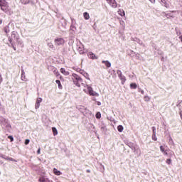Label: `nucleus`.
Here are the masks:
<instances>
[{
    "mask_svg": "<svg viewBox=\"0 0 182 182\" xmlns=\"http://www.w3.org/2000/svg\"><path fill=\"white\" fill-rule=\"evenodd\" d=\"M166 164H171V159H166Z\"/></svg>",
    "mask_w": 182,
    "mask_h": 182,
    "instance_id": "27",
    "label": "nucleus"
},
{
    "mask_svg": "<svg viewBox=\"0 0 182 182\" xmlns=\"http://www.w3.org/2000/svg\"><path fill=\"white\" fill-rule=\"evenodd\" d=\"M31 141L29 140V139H26L25 140V144H26V146H28V144H29V142H30Z\"/></svg>",
    "mask_w": 182,
    "mask_h": 182,
    "instance_id": "29",
    "label": "nucleus"
},
{
    "mask_svg": "<svg viewBox=\"0 0 182 182\" xmlns=\"http://www.w3.org/2000/svg\"><path fill=\"white\" fill-rule=\"evenodd\" d=\"M107 2L112 6V8H117V2L116 0H106Z\"/></svg>",
    "mask_w": 182,
    "mask_h": 182,
    "instance_id": "8",
    "label": "nucleus"
},
{
    "mask_svg": "<svg viewBox=\"0 0 182 182\" xmlns=\"http://www.w3.org/2000/svg\"><path fill=\"white\" fill-rule=\"evenodd\" d=\"M52 131L53 133V136H58V129H56V127H53Z\"/></svg>",
    "mask_w": 182,
    "mask_h": 182,
    "instance_id": "18",
    "label": "nucleus"
},
{
    "mask_svg": "<svg viewBox=\"0 0 182 182\" xmlns=\"http://www.w3.org/2000/svg\"><path fill=\"white\" fill-rule=\"evenodd\" d=\"M87 56L90 59H92V60H95V59H98V57L96 56V55H95V53H93L92 52H89L87 53Z\"/></svg>",
    "mask_w": 182,
    "mask_h": 182,
    "instance_id": "11",
    "label": "nucleus"
},
{
    "mask_svg": "<svg viewBox=\"0 0 182 182\" xmlns=\"http://www.w3.org/2000/svg\"><path fill=\"white\" fill-rule=\"evenodd\" d=\"M97 105H98V106H100V102H98Z\"/></svg>",
    "mask_w": 182,
    "mask_h": 182,
    "instance_id": "41",
    "label": "nucleus"
},
{
    "mask_svg": "<svg viewBox=\"0 0 182 182\" xmlns=\"http://www.w3.org/2000/svg\"><path fill=\"white\" fill-rule=\"evenodd\" d=\"M87 90L90 96H99V94L95 91H93V88L90 86H87Z\"/></svg>",
    "mask_w": 182,
    "mask_h": 182,
    "instance_id": "7",
    "label": "nucleus"
},
{
    "mask_svg": "<svg viewBox=\"0 0 182 182\" xmlns=\"http://www.w3.org/2000/svg\"><path fill=\"white\" fill-rule=\"evenodd\" d=\"M149 1H150V2L153 3V2H154L155 0H149Z\"/></svg>",
    "mask_w": 182,
    "mask_h": 182,
    "instance_id": "40",
    "label": "nucleus"
},
{
    "mask_svg": "<svg viewBox=\"0 0 182 182\" xmlns=\"http://www.w3.org/2000/svg\"><path fill=\"white\" fill-rule=\"evenodd\" d=\"M160 150H161V153H163L164 151H166V150L164 149V146H160Z\"/></svg>",
    "mask_w": 182,
    "mask_h": 182,
    "instance_id": "30",
    "label": "nucleus"
},
{
    "mask_svg": "<svg viewBox=\"0 0 182 182\" xmlns=\"http://www.w3.org/2000/svg\"><path fill=\"white\" fill-rule=\"evenodd\" d=\"M53 173L55 176H60V174H62L60 171H58L56 168H53Z\"/></svg>",
    "mask_w": 182,
    "mask_h": 182,
    "instance_id": "16",
    "label": "nucleus"
},
{
    "mask_svg": "<svg viewBox=\"0 0 182 182\" xmlns=\"http://www.w3.org/2000/svg\"><path fill=\"white\" fill-rule=\"evenodd\" d=\"M55 82L58 85V89H63V87L62 86V84L60 83V80H55Z\"/></svg>",
    "mask_w": 182,
    "mask_h": 182,
    "instance_id": "17",
    "label": "nucleus"
},
{
    "mask_svg": "<svg viewBox=\"0 0 182 182\" xmlns=\"http://www.w3.org/2000/svg\"><path fill=\"white\" fill-rule=\"evenodd\" d=\"M83 16H84V19H85L86 21L90 19V16L89 15V13H87V12H85L83 14Z\"/></svg>",
    "mask_w": 182,
    "mask_h": 182,
    "instance_id": "15",
    "label": "nucleus"
},
{
    "mask_svg": "<svg viewBox=\"0 0 182 182\" xmlns=\"http://www.w3.org/2000/svg\"><path fill=\"white\" fill-rule=\"evenodd\" d=\"M5 33H9V26H6L4 28Z\"/></svg>",
    "mask_w": 182,
    "mask_h": 182,
    "instance_id": "23",
    "label": "nucleus"
},
{
    "mask_svg": "<svg viewBox=\"0 0 182 182\" xmlns=\"http://www.w3.org/2000/svg\"><path fill=\"white\" fill-rule=\"evenodd\" d=\"M60 72L61 73H63V75H65V76H68V75H69V72L66 71V70H65V68H60Z\"/></svg>",
    "mask_w": 182,
    "mask_h": 182,
    "instance_id": "14",
    "label": "nucleus"
},
{
    "mask_svg": "<svg viewBox=\"0 0 182 182\" xmlns=\"http://www.w3.org/2000/svg\"><path fill=\"white\" fill-rule=\"evenodd\" d=\"M37 154H41V148H39L37 151Z\"/></svg>",
    "mask_w": 182,
    "mask_h": 182,
    "instance_id": "33",
    "label": "nucleus"
},
{
    "mask_svg": "<svg viewBox=\"0 0 182 182\" xmlns=\"http://www.w3.org/2000/svg\"><path fill=\"white\" fill-rule=\"evenodd\" d=\"M95 117L96 119H100V117H102V114H100V112H97L95 114Z\"/></svg>",
    "mask_w": 182,
    "mask_h": 182,
    "instance_id": "24",
    "label": "nucleus"
},
{
    "mask_svg": "<svg viewBox=\"0 0 182 182\" xmlns=\"http://www.w3.org/2000/svg\"><path fill=\"white\" fill-rule=\"evenodd\" d=\"M152 140L157 141V136H156V134H152Z\"/></svg>",
    "mask_w": 182,
    "mask_h": 182,
    "instance_id": "25",
    "label": "nucleus"
},
{
    "mask_svg": "<svg viewBox=\"0 0 182 182\" xmlns=\"http://www.w3.org/2000/svg\"><path fill=\"white\" fill-rule=\"evenodd\" d=\"M123 126H122V125H119L118 127H117V130H118V132H119V133H122V132H123Z\"/></svg>",
    "mask_w": 182,
    "mask_h": 182,
    "instance_id": "22",
    "label": "nucleus"
},
{
    "mask_svg": "<svg viewBox=\"0 0 182 182\" xmlns=\"http://www.w3.org/2000/svg\"><path fill=\"white\" fill-rule=\"evenodd\" d=\"M48 46L50 49H53V48H54V46H53V44L52 43H49L48 44Z\"/></svg>",
    "mask_w": 182,
    "mask_h": 182,
    "instance_id": "26",
    "label": "nucleus"
},
{
    "mask_svg": "<svg viewBox=\"0 0 182 182\" xmlns=\"http://www.w3.org/2000/svg\"><path fill=\"white\" fill-rule=\"evenodd\" d=\"M164 155V156H168V153L167 152V150H165L164 152H163Z\"/></svg>",
    "mask_w": 182,
    "mask_h": 182,
    "instance_id": "32",
    "label": "nucleus"
},
{
    "mask_svg": "<svg viewBox=\"0 0 182 182\" xmlns=\"http://www.w3.org/2000/svg\"><path fill=\"white\" fill-rule=\"evenodd\" d=\"M55 45L57 46H60V45H64L65 44V39L58 38L54 40Z\"/></svg>",
    "mask_w": 182,
    "mask_h": 182,
    "instance_id": "6",
    "label": "nucleus"
},
{
    "mask_svg": "<svg viewBox=\"0 0 182 182\" xmlns=\"http://www.w3.org/2000/svg\"><path fill=\"white\" fill-rule=\"evenodd\" d=\"M60 80H62L63 79V77L60 76Z\"/></svg>",
    "mask_w": 182,
    "mask_h": 182,
    "instance_id": "39",
    "label": "nucleus"
},
{
    "mask_svg": "<svg viewBox=\"0 0 182 182\" xmlns=\"http://www.w3.org/2000/svg\"><path fill=\"white\" fill-rule=\"evenodd\" d=\"M118 14L120 15V16H124V15H126V14L124 13V11L119 9L118 11Z\"/></svg>",
    "mask_w": 182,
    "mask_h": 182,
    "instance_id": "19",
    "label": "nucleus"
},
{
    "mask_svg": "<svg viewBox=\"0 0 182 182\" xmlns=\"http://www.w3.org/2000/svg\"><path fill=\"white\" fill-rule=\"evenodd\" d=\"M177 11H169L168 13H163L164 16L167 18L168 19H170L171 18H176V14Z\"/></svg>",
    "mask_w": 182,
    "mask_h": 182,
    "instance_id": "4",
    "label": "nucleus"
},
{
    "mask_svg": "<svg viewBox=\"0 0 182 182\" xmlns=\"http://www.w3.org/2000/svg\"><path fill=\"white\" fill-rule=\"evenodd\" d=\"M130 87L132 89H137V84H136V83H131L130 84Z\"/></svg>",
    "mask_w": 182,
    "mask_h": 182,
    "instance_id": "21",
    "label": "nucleus"
},
{
    "mask_svg": "<svg viewBox=\"0 0 182 182\" xmlns=\"http://www.w3.org/2000/svg\"><path fill=\"white\" fill-rule=\"evenodd\" d=\"M153 134H156V127H152Z\"/></svg>",
    "mask_w": 182,
    "mask_h": 182,
    "instance_id": "31",
    "label": "nucleus"
},
{
    "mask_svg": "<svg viewBox=\"0 0 182 182\" xmlns=\"http://www.w3.org/2000/svg\"><path fill=\"white\" fill-rule=\"evenodd\" d=\"M72 80L74 85H75V86H77V87H80V84L82 83V82H83V80H82V78L79 75H77V74L75 73L72 74Z\"/></svg>",
    "mask_w": 182,
    "mask_h": 182,
    "instance_id": "2",
    "label": "nucleus"
},
{
    "mask_svg": "<svg viewBox=\"0 0 182 182\" xmlns=\"http://www.w3.org/2000/svg\"><path fill=\"white\" fill-rule=\"evenodd\" d=\"M39 182H50V180H49L46 176H41L38 178Z\"/></svg>",
    "mask_w": 182,
    "mask_h": 182,
    "instance_id": "9",
    "label": "nucleus"
},
{
    "mask_svg": "<svg viewBox=\"0 0 182 182\" xmlns=\"http://www.w3.org/2000/svg\"><path fill=\"white\" fill-rule=\"evenodd\" d=\"M53 73H54V75L58 77V76H60V73H59V71H58V70L57 69H55L54 70H53Z\"/></svg>",
    "mask_w": 182,
    "mask_h": 182,
    "instance_id": "20",
    "label": "nucleus"
},
{
    "mask_svg": "<svg viewBox=\"0 0 182 182\" xmlns=\"http://www.w3.org/2000/svg\"><path fill=\"white\" fill-rule=\"evenodd\" d=\"M9 160H10L11 161H15V159H14V158H10Z\"/></svg>",
    "mask_w": 182,
    "mask_h": 182,
    "instance_id": "36",
    "label": "nucleus"
},
{
    "mask_svg": "<svg viewBox=\"0 0 182 182\" xmlns=\"http://www.w3.org/2000/svg\"><path fill=\"white\" fill-rule=\"evenodd\" d=\"M21 80H23V76H21Z\"/></svg>",
    "mask_w": 182,
    "mask_h": 182,
    "instance_id": "43",
    "label": "nucleus"
},
{
    "mask_svg": "<svg viewBox=\"0 0 182 182\" xmlns=\"http://www.w3.org/2000/svg\"><path fill=\"white\" fill-rule=\"evenodd\" d=\"M1 23H2V20H1V19L0 20V24H1Z\"/></svg>",
    "mask_w": 182,
    "mask_h": 182,
    "instance_id": "42",
    "label": "nucleus"
},
{
    "mask_svg": "<svg viewBox=\"0 0 182 182\" xmlns=\"http://www.w3.org/2000/svg\"><path fill=\"white\" fill-rule=\"evenodd\" d=\"M2 82V75H0V83Z\"/></svg>",
    "mask_w": 182,
    "mask_h": 182,
    "instance_id": "34",
    "label": "nucleus"
},
{
    "mask_svg": "<svg viewBox=\"0 0 182 182\" xmlns=\"http://www.w3.org/2000/svg\"><path fill=\"white\" fill-rule=\"evenodd\" d=\"M8 41L10 43L9 46L10 48H13L14 50H16V47L15 46V44L14 43V41H16L18 45H22V42L19 41V36H18V33L16 32L13 31L11 33V36L8 38Z\"/></svg>",
    "mask_w": 182,
    "mask_h": 182,
    "instance_id": "1",
    "label": "nucleus"
},
{
    "mask_svg": "<svg viewBox=\"0 0 182 182\" xmlns=\"http://www.w3.org/2000/svg\"><path fill=\"white\" fill-rule=\"evenodd\" d=\"M117 74L118 75V77H119L120 80H122V84L124 85V83L126 82V77L124 75H123V73H122V71L120 70H118L117 71Z\"/></svg>",
    "mask_w": 182,
    "mask_h": 182,
    "instance_id": "5",
    "label": "nucleus"
},
{
    "mask_svg": "<svg viewBox=\"0 0 182 182\" xmlns=\"http://www.w3.org/2000/svg\"><path fill=\"white\" fill-rule=\"evenodd\" d=\"M77 50L80 53V55H84L85 54V46L83 45H80L77 48Z\"/></svg>",
    "mask_w": 182,
    "mask_h": 182,
    "instance_id": "10",
    "label": "nucleus"
},
{
    "mask_svg": "<svg viewBox=\"0 0 182 182\" xmlns=\"http://www.w3.org/2000/svg\"><path fill=\"white\" fill-rule=\"evenodd\" d=\"M0 119L4 122H6V119H5L4 118L0 117Z\"/></svg>",
    "mask_w": 182,
    "mask_h": 182,
    "instance_id": "35",
    "label": "nucleus"
},
{
    "mask_svg": "<svg viewBox=\"0 0 182 182\" xmlns=\"http://www.w3.org/2000/svg\"><path fill=\"white\" fill-rule=\"evenodd\" d=\"M8 139H10V141H11V142L14 141V136L10 135V136H8Z\"/></svg>",
    "mask_w": 182,
    "mask_h": 182,
    "instance_id": "28",
    "label": "nucleus"
},
{
    "mask_svg": "<svg viewBox=\"0 0 182 182\" xmlns=\"http://www.w3.org/2000/svg\"><path fill=\"white\" fill-rule=\"evenodd\" d=\"M102 63L105 65L106 68H110L112 66V63H110V62H109V60H102Z\"/></svg>",
    "mask_w": 182,
    "mask_h": 182,
    "instance_id": "13",
    "label": "nucleus"
},
{
    "mask_svg": "<svg viewBox=\"0 0 182 182\" xmlns=\"http://www.w3.org/2000/svg\"><path fill=\"white\" fill-rule=\"evenodd\" d=\"M0 6L1 9L4 12H8L9 11V6L8 5V2L6 1V0H0Z\"/></svg>",
    "mask_w": 182,
    "mask_h": 182,
    "instance_id": "3",
    "label": "nucleus"
},
{
    "mask_svg": "<svg viewBox=\"0 0 182 182\" xmlns=\"http://www.w3.org/2000/svg\"><path fill=\"white\" fill-rule=\"evenodd\" d=\"M179 114H180L181 118V119H182V111L179 112Z\"/></svg>",
    "mask_w": 182,
    "mask_h": 182,
    "instance_id": "37",
    "label": "nucleus"
},
{
    "mask_svg": "<svg viewBox=\"0 0 182 182\" xmlns=\"http://www.w3.org/2000/svg\"><path fill=\"white\" fill-rule=\"evenodd\" d=\"M86 172H87V173H90V170L87 169V170L86 171Z\"/></svg>",
    "mask_w": 182,
    "mask_h": 182,
    "instance_id": "38",
    "label": "nucleus"
},
{
    "mask_svg": "<svg viewBox=\"0 0 182 182\" xmlns=\"http://www.w3.org/2000/svg\"><path fill=\"white\" fill-rule=\"evenodd\" d=\"M41 103H42V98H38L35 105L36 109H39V106H41Z\"/></svg>",
    "mask_w": 182,
    "mask_h": 182,
    "instance_id": "12",
    "label": "nucleus"
}]
</instances>
